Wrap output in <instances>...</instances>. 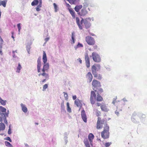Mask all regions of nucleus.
<instances>
[{"label": "nucleus", "instance_id": "864d4df0", "mask_svg": "<svg viewBox=\"0 0 147 147\" xmlns=\"http://www.w3.org/2000/svg\"><path fill=\"white\" fill-rule=\"evenodd\" d=\"M86 65L87 68H89L90 66V63L89 61L86 62Z\"/></svg>", "mask_w": 147, "mask_h": 147}, {"label": "nucleus", "instance_id": "052dcab7", "mask_svg": "<svg viewBox=\"0 0 147 147\" xmlns=\"http://www.w3.org/2000/svg\"><path fill=\"white\" fill-rule=\"evenodd\" d=\"M69 133L67 132H65L64 134V136H67L69 135Z\"/></svg>", "mask_w": 147, "mask_h": 147}, {"label": "nucleus", "instance_id": "473e14b6", "mask_svg": "<svg viewBox=\"0 0 147 147\" xmlns=\"http://www.w3.org/2000/svg\"><path fill=\"white\" fill-rule=\"evenodd\" d=\"M67 111L69 113L71 112V110L69 107V104L68 102L67 103Z\"/></svg>", "mask_w": 147, "mask_h": 147}, {"label": "nucleus", "instance_id": "7ed1b4c3", "mask_svg": "<svg viewBox=\"0 0 147 147\" xmlns=\"http://www.w3.org/2000/svg\"><path fill=\"white\" fill-rule=\"evenodd\" d=\"M107 121L106 119H102L101 120L100 117H98L97 123L96 128L97 129H100L102 127L103 124H104L105 127L106 126Z\"/></svg>", "mask_w": 147, "mask_h": 147}, {"label": "nucleus", "instance_id": "c756f323", "mask_svg": "<svg viewBox=\"0 0 147 147\" xmlns=\"http://www.w3.org/2000/svg\"><path fill=\"white\" fill-rule=\"evenodd\" d=\"M92 70L93 74L96 73V71H98L97 68L95 66L93 65L92 68Z\"/></svg>", "mask_w": 147, "mask_h": 147}, {"label": "nucleus", "instance_id": "4be33fe9", "mask_svg": "<svg viewBox=\"0 0 147 147\" xmlns=\"http://www.w3.org/2000/svg\"><path fill=\"white\" fill-rule=\"evenodd\" d=\"M93 75H94V77L97 79L100 80L102 79V76L100 74H97L96 73L93 74Z\"/></svg>", "mask_w": 147, "mask_h": 147}, {"label": "nucleus", "instance_id": "412c9836", "mask_svg": "<svg viewBox=\"0 0 147 147\" xmlns=\"http://www.w3.org/2000/svg\"><path fill=\"white\" fill-rule=\"evenodd\" d=\"M82 5H78L76 6L74 8V9L78 13L79 12V10L82 8Z\"/></svg>", "mask_w": 147, "mask_h": 147}, {"label": "nucleus", "instance_id": "37998d69", "mask_svg": "<svg viewBox=\"0 0 147 147\" xmlns=\"http://www.w3.org/2000/svg\"><path fill=\"white\" fill-rule=\"evenodd\" d=\"M17 27L18 28L19 34H20V30L21 29V24L20 23L18 24H17Z\"/></svg>", "mask_w": 147, "mask_h": 147}, {"label": "nucleus", "instance_id": "f8f14e48", "mask_svg": "<svg viewBox=\"0 0 147 147\" xmlns=\"http://www.w3.org/2000/svg\"><path fill=\"white\" fill-rule=\"evenodd\" d=\"M83 22H84V23L85 26V27L86 28H89L91 26V24L89 22H86V21H84V20L83 19H82L81 21V24H82Z\"/></svg>", "mask_w": 147, "mask_h": 147}, {"label": "nucleus", "instance_id": "2eb2a0df", "mask_svg": "<svg viewBox=\"0 0 147 147\" xmlns=\"http://www.w3.org/2000/svg\"><path fill=\"white\" fill-rule=\"evenodd\" d=\"M82 100H80L79 99H77L75 101V104L78 107H81L82 106Z\"/></svg>", "mask_w": 147, "mask_h": 147}, {"label": "nucleus", "instance_id": "1a4fd4ad", "mask_svg": "<svg viewBox=\"0 0 147 147\" xmlns=\"http://www.w3.org/2000/svg\"><path fill=\"white\" fill-rule=\"evenodd\" d=\"M88 13V11L85 8H83L78 13L81 16H84Z\"/></svg>", "mask_w": 147, "mask_h": 147}, {"label": "nucleus", "instance_id": "dca6fc26", "mask_svg": "<svg viewBox=\"0 0 147 147\" xmlns=\"http://www.w3.org/2000/svg\"><path fill=\"white\" fill-rule=\"evenodd\" d=\"M86 78H87L88 81L90 82L92 79V76L90 72H88L87 74Z\"/></svg>", "mask_w": 147, "mask_h": 147}, {"label": "nucleus", "instance_id": "4d7b16f0", "mask_svg": "<svg viewBox=\"0 0 147 147\" xmlns=\"http://www.w3.org/2000/svg\"><path fill=\"white\" fill-rule=\"evenodd\" d=\"M49 37H47V38H46L45 39V42L44 43V44L43 45H45V44L47 42V41H48L49 40Z\"/></svg>", "mask_w": 147, "mask_h": 147}, {"label": "nucleus", "instance_id": "6ab92c4d", "mask_svg": "<svg viewBox=\"0 0 147 147\" xmlns=\"http://www.w3.org/2000/svg\"><path fill=\"white\" fill-rule=\"evenodd\" d=\"M69 13L71 14L72 18L74 19L75 18V12L71 8H68Z\"/></svg>", "mask_w": 147, "mask_h": 147}, {"label": "nucleus", "instance_id": "20e7f679", "mask_svg": "<svg viewBox=\"0 0 147 147\" xmlns=\"http://www.w3.org/2000/svg\"><path fill=\"white\" fill-rule=\"evenodd\" d=\"M92 57L93 60L96 62L99 63L101 61L100 55L96 52H93L92 53Z\"/></svg>", "mask_w": 147, "mask_h": 147}, {"label": "nucleus", "instance_id": "7c9ffc66", "mask_svg": "<svg viewBox=\"0 0 147 147\" xmlns=\"http://www.w3.org/2000/svg\"><path fill=\"white\" fill-rule=\"evenodd\" d=\"M6 101L3 100L0 97V103L3 105L5 106L6 104Z\"/></svg>", "mask_w": 147, "mask_h": 147}, {"label": "nucleus", "instance_id": "de8ad7c7", "mask_svg": "<svg viewBox=\"0 0 147 147\" xmlns=\"http://www.w3.org/2000/svg\"><path fill=\"white\" fill-rule=\"evenodd\" d=\"M13 58H15L16 57V55L15 54V53H17V50H16L15 51H13Z\"/></svg>", "mask_w": 147, "mask_h": 147}, {"label": "nucleus", "instance_id": "6e6d98bb", "mask_svg": "<svg viewBox=\"0 0 147 147\" xmlns=\"http://www.w3.org/2000/svg\"><path fill=\"white\" fill-rule=\"evenodd\" d=\"M77 62H79L81 64L82 63V60H81L80 58H79L77 59Z\"/></svg>", "mask_w": 147, "mask_h": 147}, {"label": "nucleus", "instance_id": "39448f33", "mask_svg": "<svg viewBox=\"0 0 147 147\" xmlns=\"http://www.w3.org/2000/svg\"><path fill=\"white\" fill-rule=\"evenodd\" d=\"M86 41L90 45H94L95 44V40L94 38L90 36H88L86 37Z\"/></svg>", "mask_w": 147, "mask_h": 147}, {"label": "nucleus", "instance_id": "49530a36", "mask_svg": "<svg viewBox=\"0 0 147 147\" xmlns=\"http://www.w3.org/2000/svg\"><path fill=\"white\" fill-rule=\"evenodd\" d=\"M9 114V111L8 110L7 111V112L6 113H5V114L2 113V114L4 115L5 118L6 117H8V114Z\"/></svg>", "mask_w": 147, "mask_h": 147}, {"label": "nucleus", "instance_id": "f03ea898", "mask_svg": "<svg viewBox=\"0 0 147 147\" xmlns=\"http://www.w3.org/2000/svg\"><path fill=\"white\" fill-rule=\"evenodd\" d=\"M109 127L106 125L104 127L103 131L101 133V136L102 138L104 139L109 138Z\"/></svg>", "mask_w": 147, "mask_h": 147}, {"label": "nucleus", "instance_id": "9d476101", "mask_svg": "<svg viewBox=\"0 0 147 147\" xmlns=\"http://www.w3.org/2000/svg\"><path fill=\"white\" fill-rule=\"evenodd\" d=\"M81 116L83 121L85 122H87V117L85 113V111L83 109L81 112Z\"/></svg>", "mask_w": 147, "mask_h": 147}, {"label": "nucleus", "instance_id": "f257e3e1", "mask_svg": "<svg viewBox=\"0 0 147 147\" xmlns=\"http://www.w3.org/2000/svg\"><path fill=\"white\" fill-rule=\"evenodd\" d=\"M42 59L44 63L43 68L41 69V57H39L37 61V70L38 73L40 72L41 71H43L48 72L49 69V65L48 63H47V59L45 52L43 51Z\"/></svg>", "mask_w": 147, "mask_h": 147}, {"label": "nucleus", "instance_id": "79ce46f5", "mask_svg": "<svg viewBox=\"0 0 147 147\" xmlns=\"http://www.w3.org/2000/svg\"><path fill=\"white\" fill-rule=\"evenodd\" d=\"M42 6V4H39L37 7L36 8V11H39L40 10V8Z\"/></svg>", "mask_w": 147, "mask_h": 147}, {"label": "nucleus", "instance_id": "a878e982", "mask_svg": "<svg viewBox=\"0 0 147 147\" xmlns=\"http://www.w3.org/2000/svg\"><path fill=\"white\" fill-rule=\"evenodd\" d=\"M76 23L78 26L79 28L80 29H82V26H81L80 24V20L79 19V18L78 17H76Z\"/></svg>", "mask_w": 147, "mask_h": 147}, {"label": "nucleus", "instance_id": "ddd939ff", "mask_svg": "<svg viewBox=\"0 0 147 147\" xmlns=\"http://www.w3.org/2000/svg\"><path fill=\"white\" fill-rule=\"evenodd\" d=\"M39 3V4H42V0H34L31 3V5L32 6H34L36 5Z\"/></svg>", "mask_w": 147, "mask_h": 147}, {"label": "nucleus", "instance_id": "0eeeda50", "mask_svg": "<svg viewBox=\"0 0 147 147\" xmlns=\"http://www.w3.org/2000/svg\"><path fill=\"white\" fill-rule=\"evenodd\" d=\"M131 120L135 123H139V121L137 120V113L134 112L133 113L131 117Z\"/></svg>", "mask_w": 147, "mask_h": 147}, {"label": "nucleus", "instance_id": "b1692460", "mask_svg": "<svg viewBox=\"0 0 147 147\" xmlns=\"http://www.w3.org/2000/svg\"><path fill=\"white\" fill-rule=\"evenodd\" d=\"M71 35V44L74 43L75 42L74 33V32H72Z\"/></svg>", "mask_w": 147, "mask_h": 147}, {"label": "nucleus", "instance_id": "393cba45", "mask_svg": "<svg viewBox=\"0 0 147 147\" xmlns=\"http://www.w3.org/2000/svg\"><path fill=\"white\" fill-rule=\"evenodd\" d=\"M84 142L86 147H90L87 138H85L84 139Z\"/></svg>", "mask_w": 147, "mask_h": 147}, {"label": "nucleus", "instance_id": "3c124183", "mask_svg": "<svg viewBox=\"0 0 147 147\" xmlns=\"http://www.w3.org/2000/svg\"><path fill=\"white\" fill-rule=\"evenodd\" d=\"M5 140L7 141H9L10 142H11L12 140L9 137H7L4 139Z\"/></svg>", "mask_w": 147, "mask_h": 147}, {"label": "nucleus", "instance_id": "69168bd1", "mask_svg": "<svg viewBox=\"0 0 147 147\" xmlns=\"http://www.w3.org/2000/svg\"><path fill=\"white\" fill-rule=\"evenodd\" d=\"M115 100H116V99H113V101H112V103L114 105L115 104Z\"/></svg>", "mask_w": 147, "mask_h": 147}, {"label": "nucleus", "instance_id": "a19ab883", "mask_svg": "<svg viewBox=\"0 0 147 147\" xmlns=\"http://www.w3.org/2000/svg\"><path fill=\"white\" fill-rule=\"evenodd\" d=\"M48 87V85L47 84H45L43 85V91H45V90Z\"/></svg>", "mask_w": 147, "mask_h": 147}, {"label": "nucleus", "instance_id": "c85d7f7f", "mask_svg": "<svg viewBox=\"0 0 147 147\" xmlns=\"http://www.w3.org/2000/svg\"><path fill=\"white\" fill-rule=\"evenodd\" d=\"M89 3L87 0H84V2L83 3V8L86 9V8L88 6Z\"/></svg>", "mask_w": 147, "mask_h": 147}, {"label": "nucleus", "instance_id": "2f4dec72", "mask_svg": "<svg viewBox=\"0 0 147 147\" xmlns=\"http://www.w3.org/2000/svg\"><path fill=\"white\" fill-rule=\"evenodd\" d=\"M0 128L1 130H3L5 128V126L4 124L2 123H0Z\"/></svg>", "mask_w": 147, "mask_h": 147}, {"label": "nucleus", "instance_id": "09e8293b", "mask_svg": "<svg viewBox=\"0 0 147 147\" xmlns=\"http://www.w3.org/2000/svg\"><path fill=\"white\" fill-rule=\"evenodd\" d=\"M67 138V136H64V139L65 144H66L68 142Z\"/></svg>", "mask_w": 147, "mask_h": 147}, {"label": "nucleus", "instance_id": "423d86ee", "mask_svg": "<svg viewBox=\"0 0 147 147\" xmlns=\"http://www.w3.org/2000/svg\"><path fill=\"white\" fill-rule=\"evenodd\" d=\"M96 95L95 92L93 91H91L90 101L92 105L94 104L95 101Z\"/></svg>", "mask_w": 147, "mask_h": 147}, {"label": "nucleus", "instance_id": "c9c22d12", "mask_svg": "<svg viewBox=\"0 0 147 147\" xmlns=\"http://www.w3.org/2000/svg\"><path fill=\"white\" fill-rule=\"evenodd\" d=\"M5 145L8 147H12L13 146L9 142L5 141Z\"/></svg>", "mask_w": 147, "mask_h": 147}, {"label": "nucleus", "instance_id": "5fc2aeb1", "mask_svg": "<svg viewBox=\"0 0 147 147\" xmlns=\"http://www.w3.org/2000/svg\"><path fill=\"white\" fill-rule=\"evenodd\" d=\"M11 130L10 128V125H9V129L8 131V134H11Z\"/></svg>", "mask_w": 147, "mask_h": 147}, {"label": "nucleus", "instance_id": "cd10ccee", "mask_svg": "<svg viewBox=\"0 0 147 147\" xmlns=\"http://www.w3.org/2000/svg\"><path fill=\"white\" fill-rule=\"evenodd\" d=\"M7 3V1H0V6L2 5L3 7H5Z\"/></svg>", "mask_w": 147, "mask_h": 147}, {"label": "nucleus", "instance_id": "338daca9", "mask_svg": "<svg viewBox=\"0 0 147 147\" xmlns=\"http://www.w3.org/2000/svg\"><path fill=\"white\" fill-rule=\"evenodd\" d=\"M96 105L98 106H99L100 105V103L98 102L97 103Z\"/></svg>", "mask_w": 147, "mask_h": 147}, {"label": "nucleus", "instance_id": "58836bf2", "mask_svg": "<svg viewBox=\"0 0 147 147\" xmlns=\"http://www.w3.org/2000/svg\"><path fill=\"white\" fill-rule=\"evenodd\" d=\"M53 5L54 6V9H55V12H56L57 11V10H58V8L57 6V5H56V4L55 3H53Z\"/></svg>", "mask_w": 147, "mask_h": 147}, {"label": "nucleus", "instance_id": "13d9d810", "mask_svg": "<svg viewBox=\"0 0 147 147\" xmlns=\"http://www.w3.org/2000/svg\"><path fill=\"white\" fill-rule=\"evenodd\" d=\"M3 121L6 124H7V120L6 119V117L4 118L3 119Z\"/></svg>", "mask_w": 147, "mask_h": 147}, {"label": "nucleus", "instance_id": "bb28decb", "mask_svg": "<svg viewBox=\"0 0 147 147\" xmlns=\"http://www.w3.org/2000/svg\"><path fill=\"white\" fill-rule=\"evenodd\" d=\"M61 112H65L66 111L65 109V107L64 104V101H63L61 103Z\"/></svg>", "mask_w": 147, "mask_h": 147}, {"label": "nucleus", "instance_id": "774afa93", "mask_svg": "<svg viewBox=\"0 0 147 147\" xmlns=\"http://www.w3.org/2000/svg\"><path fill=\"white\" fill-rule=\"evenodd\" d=\"M94 49H96L97 48V45H94Z\"/></svg>", "mask_w": 147, "mask_h": 147}, {"label": "nucleus", "instance_id": "0e129e2a", "mask_svg": "<svg viewBox=\"0 0 147 147\" xmlns=\"http://www.w3.org/2000/svg\"><path fill=\"white\" fill-rule=\"evenodd\" d=\"M3 42H1L0 45V48L1 49L2 47V44H3Z\"/></svg>", "mask_w": 147, "mask_h": 147}, {"label": "nucleus", "instance_id": "5701e85b", "mask_svg": "<svg viewBox=\"0 0 147 147\" xmlns=\"http://www.w3.org/2000/svg\"><path fill=\"white\" fill-rule=\"evenodd\" d=\"M101 110L104 111H107L109 110L107 106L105 105H102L100 107Z\"/></svg>", "mask_w": 147, "mask_h": 147}, {"label": "nucleus", "instance_id": "72a5a7b5", "mask_svg": "<svg viewBox=\"0 0 147 147\" xmlns=\"http://www.w3.org/2000/svg\"><path fill=\"white\" fill-rule=\"evenodd\" d=\"M102 100V97L99 95V94L97 95L96 97V100L98 101H100Z\"/></svg>", "mask_w": 147, "mask_h": 147}, {"label": "nucleus", "instance_id": "ea45409f", "mask_svg": "<svg viewBox=\"0 0 147 147\" xmlns=\"http://www.w3.org/2000/svg\"><path fill=\"white\" fill-rule=\"evenodd\" d=\"M26 49L28 53H30V45H27L26 46Z\"/></svg>", "mask_w": 147, "mask_h": 147}, {"label": "nucleus", "instance_id": "9b49d317", "mask_svg": "<svg viewBox=\"0 0 147 147\" xmlns=\"http://www.w3.org/2000/svg\"><path fill=\"white\" fill-rule=\"evenodd\" d=\"M42 73H39V74H38V76H42L44 77L45 78L48 79L49 78V75L48 74L45 73L46 71H42Z\"/></svg>", "mask_w": 147, "mask_h": 147}, {"label": "nucleus", "instance_id": "e2e57ef3", "mask_svg": "<svg viewBox=\"0 0 147 147\" xmlns=\"http://www.w3.org/2000/svg\"><path fill=\"white\" fill-rule=\"evenodd\" d=\"M76 97H76V95H74V96H73V99L74 100L76 99Z\"/></svg>", "mask_w": 147, "mask_h": 147}, {"label": "nucleus", "instance_id": "f704fd0d", "mask_svg": "<svg viewBox=\"0 0 147 147\" xmlns=\"http://www.w3.org/2000/svg\"><path fill=\"white\" fill-rule=\"evenodd\" d=\"M83 47V45L82 44L79 42L77 46L74 47V48L75 50H76L77 48L80 47Z\"/></svg>", "mask_w": 147, "mask_h": 147}, {"label": "nucleus", "instance_id": "a211bd4d", "mask_svg": "<svg viewBox=\"0 0 147 147\" xmlns=\"http://www.w3.org/2000/svg\"><path fill=\"white\" fill-rule=\"evenodd\" d=\"M22 69V67L20 63H19L16 69V72L18 73H20L21 70Z\"/></svg>", "mask_w": 147, "mask_h": 147}, {"label": "nucleus", "instance_id": "e433bc0d", "mask_svg": "<svg viewBox=\"0 0 147 147\" xmlns=\"http://www.w3.org/2000/svg\"><path fill=\"white\" fill-rule=\"evenodd\" d=\"M92 20V21H94V18H86V19L84 20V21H86V22H89L90 21H91V20Z\"/></svg>", "mask_w": 147, "mask_h": 147}, {"label": "nucleus", "instance_id": "6e6552de", "mask_svg": "<svg viewBox=\"0 0 147 147\" xmlns=\"http://www.w3.org/2000/svg\"><path fill=\"white\" fill-rule=\"evenodd\" d=\"M92 85L94 87L93 89L95 90V88L100 86V84L99 82L96 80H94L92 82Z\"/></svg>", "mask_w": 147, "mask_h": 147}, {"label": "nucleus", "instance_id": "c03bdc74", "mask_svg": "<svg viewBox=\"0 0 147 147\" xmlns=\"http://www.w3.org/2000/svg\"><path fill=\"white\" fill-rule=\"evenodd\" d=\"M63 93L64 94V97L65 98V99L67 100L68 98V94L67 93L65 92H63Z\"/></svg>", "mask_w": 147, "mask_h": 147}, {"label": "nucleus", "instance_id": "4468645a", "mask_svg": "<svg viewBox=\"0 0 147 147\" xmlns=\"http://www.w3.org/2000/svg\"><path fill=\"white\" fill-rule=\"evenodd\" d=\"M20 106L21 107L22 110L24 113H26L28 111V109L25 105L23 103L20 104Z\"/></svg>", "mask_w": 147, "mask_h": 147}, {"label": "nucleus", "instance_id": "680f3d73", "mask_svg": "<svg viewBox=\"0 0 147 147\" xmlns=\"http://www.w3.org/2000/svg\"><path fill=\"white\" fill-rule=\"evenodd\" d=\"M115 113L118 116L119 115V113L118 111H117V110H116L115 112Z\"/></svg>", "mask_w": 147, "mask_h": 147}, {"label": "nucleus", "instance_id": "603ef678", "mask_svg": "<svg viewBox=\"0 0 147 147\" xmlns=\"http://www.w3.org/2000/svg\"><path fill=\"white\" fill-rule=\"evenodd\" d=\"M111 143L107 142L105 144V146L106 147H108L111 145Z\"/></svg>", "mask_w": 147, "mask_h": 147}, {"label": "nucleus", "instance_id": "f3484780", "mask_svg": "<svg viewBox=\"0 0 147 147\" xmlns=\"http://www.w3.org/2000/svg\"><path fill=\"white\" fill-rule=\"evenodd\" d=\"M88 138L90 142V144L92 146V140L94 138V135L92 134H90L88 135Z\"/></svg>", "mask_w": 147, "mask_h": 147}, {"label": "nucleus", "instance_id": "4c0bfd02", "mask_svg": "<svg viewBox=\"0 0 147 147\" xmlns=\"http://www.w3.org/2000/svg\"><path fill=\"white\" fill-rule=\"evenodd\" d=\"M6 109L2 106H0V111L2 112H6Z\"/></svg>", "mask_w": 147, "mask_h": 147}, {"label": "nucleus", "instance_id": "8fccbe9b", "mask_svg": "<svg viewBox=\"0 0 147 147\" xmlns=\"http://www.w3.org/2000/svg\"><path fill=\"white\" fill-rule=\"evenodd\" d=\"M48 79H46L45 78V79H44L43 80H42V81H41L40 82V83L41 84H43L44 83H45V82Z\"/></svg>", "mask_w": 147, "mask_h": 147}, {"label": "nucleus", "instance_id": "bf43d9fd", "mask_svg": "<svg viewBox=\"0 0 147 147\" xmlns=\"http://www.w3.org/2000/svg\"><path fill=\"white\" fill-rule=\"evenodd\" d=\"M96 66L97 68H98V69H100V64H97Z\"/></svg>", "mask_w": 147, "mask_h": 147}, {"label": "nucleus", "instance_id": "aec40b11", "mask_svg": "<svg viewBox=\"0 0 147 147\" xmlns=\"http://www.w3.org/2000/svg\"><path fill=\"white\" fill-rule=\"evenodd\" d=\"M71 4H75L79 3L80 0H67Z\"/></svg>", "mask_w": 147, "mask_h": 147}, {"label": "nucleus", "instance_id": "a18cd8bd", "mask_svg": "<svg viewBox=\"0 0 147 147\" xmlns=\"http://www.w3.org/2000/svg\"><path fill=\"white\" fill-rule=\"evenodd\" d=\"M85 61L86 62L89 61V58L87 54L85 55Z\"/></svg>", "mask_w": 147, "mask_h": 147}]
</instances>
